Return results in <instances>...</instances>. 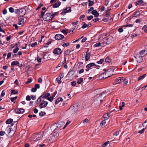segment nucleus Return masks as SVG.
I'll use <instances>...</instances> for the list:
<instances>
[{"label":"nucleus","mask_w":147,"mask_h":147,"mask_svg":"<svg viewBox=\"0 0 147 147\" xmlns=\"http://www.w3.org/2000/svg\"><path fill=\"white\" fill-rule=\"evenodd\" d=\"M105 61L106 62L110 63L111 61V60L110 58L107 57L105 59Z\"/></svg>","instance_id":"nucleus-43"},{"label":"nucleus","mask_w":147,"mask_h":147,"mask_svg":"<svg viewBox=\"0 0 147 147\" xmlns=\"http://www.w3.org/2000/svg\"><path fill=\"white\" fill-rule=\"evenodd\" d=\"M123 78L121 77H119L115 79V81L117 82V83H120L123 82Z\"/></svg>","instance_id":"nucleus-20"},{"label":"nucleus","mask_w":147,"mask_h":147,"mask_svg":"<svg viewBox=\"0 0 147 147\" xmlns=\"http://www.w3.org/2000/svg\"><path fill=\"white\" fill-rule=\"evenodd\" d=\"M19 64V62L17 61H13L11 63V65H17Z\"/></svg>","instance_id":"nucleus-32"},{"label":"nucleus","mask_w":147,"mask_h":147,"mask_svg":"<svg viewBox=\"0 0 147 147\" xmlns=\"http://www.w3.org/2000/svg\"><path fill=\"white\" fill-rule=\"evenodd\" d=\"M51 41H50L48 42L44 46V47H48V45H50L51 43Z\"/></svg>","instance_id":"nucleus-46"},{"label":"nucleus","mask_w":147,"mask_h":147,"mask_svg":"<svg viewBox=\"0 0 147 147\" xmlns=\"http://www.w3.org/2000/svg\"><path fill=\"white\" fill-rule=\"evenodd\" d=\"M136 61L138 63H140L143 60L142 56H141L140 54H137L135 56Z\"/></svg>","instance_id":"nucleus-7"},{"label":"nucleus","mask_w":147,"mask_h":147,"mask_svg":"<svg viewBox=\"0 0 147 147\" xmlns=\"http://www.w3.org/2000/svg\"><path fill=\"white\" fill-rule=\"evenodd\" d=\"M93 18V16L91 15V16H88L87 17V19L88 20H91Z\"/></svg>","instance_id":"nucleus-64"},{"label":"nucleus","mask_w":147,"mask_h":147,"mask_svg":"<svg viewBox=\"0 0 147 147\" xmlns=\"http://www.w3.org/2000/svg\"><path fill=\"white\" fill-rule=\"evenodd\" d=\"M55 139V138H52V137H50V135L48 138L47 139H46L45 141L48 142H52L53 140H54Z\"/></svg>","instance_id":"nucleus-18"},{"label":"nucleus","mask_w":147,"mask_h":147,"mask_svg":"<svg viewBox=\"0 0 147 147\" xmlns=\"http://www.w3.org/2000/svg\"><path fill=\"white\" fill-rule=\"evenodd\" d=\"M63 100V99L61 97H59L56 100L55 102V104H57L60 102L62 101Z\"/></svg>","instance_id":"nucleus-25"},{"label":"nucleus","mask_w":147,"mask_h":147,"mask_svg":"<svg viewBox=\"0 0 147 147\" xmlns=\"http://www.w3.org/2000/svg\"><path fill=\"white\" fill-rule=\"evenodd\" d=\"M65 9H66V11L67 13L69 12H71V11L70 7H69Z\"/></svg>","instance_id":"nucleus-53"},{"label":"nucleus","mask_w":147,"mask_h":147,"mask_svg":"<svg viewBox=\"0 0 147 147\" xmlns=\"http://www.w3.org/2000/svg\"><path fill=\"white\" fill-rule=\"evenodd\" d=\"M9 131H8V132H7L6 131V130L5 131H1V136H2L4 135L6 133H7L10 136V135H9Z\"/></svg>","instance_id":"nucleus-36"},{"label":"nucleus","mask_w":147,"mask_h":147,"mask_svg":"<svg viewBox=\"0 0 147 147\" xmlns=\"http://www.w3.org/2000/svg\"><path fill=\"white\" fill-rule=\"evenodd\" d=\"M105 93V92H103L100 94H97L94 96V98L96 100L99 99L101 98V97Z\"/></svg>","instance_id":"nucleus-11"},{"label":"nucleus","mask_w":147,"mask_h":147,"mask_svg":"<svg viewBox=\"0 0 147 147\" xmlns=\"http://www.w3.org/2000/svg\"><path fill=\"white\" fill-rule=\"evenodd\" d=\"M146 76V74H144L142 76H140L138 78V81H139L140 80L143 79Z\"/></svg>","instance_id":"nucleus-33"},{"label":"nucleus","mask_w":147,"mask_h":147,"mask_svg":"<svg viewBox=\"0 0 147 147\" xmlns=\"http://www.w3.org/2000/svg\"><path fill=\"white\" fill-rule=\"evenodd\" d=\"M94 4V3L93 1H90L88 3V6H92Z\"/></svg>","instance_id":"nucleus-63"},{"label":"nucleus","mask_w":147,"mask_h":147,"mask_svg":"<svg viewBox=\"0 0 147 147\" xmlns=\"http://www.w3.org/2000/svg\"><path fill=\"white\" fill-rule=\"evenodd\" d=\"M46 115V113L45 112L41 111L39 113V115L40 116H42Z\"/></svg>","instance_id":"nucleus-54"},{"label":"nucleus","mask_w":147,"mask_h":147,"mask_svg":"<svg viewBox=\"0 0 147 147\" xmlns=\"http://www.w3.org/2000/svg\"><path fill=\"white\" fill-rule=\"evenodd\" d=\"M104 61V59H100L99 61H98L97 63L98 64H102Z\"/></svg>","instance_id":"nucleus-45"},{"label":"nucleus","mask_w":147,"mask_h":147,"mask_svg":"<svg viewBox=\"0 0 147 147\" xmlns=\"http://www.w3.org/2000/svg\"><path fill=\"white\" fill-rule=\"evenodd\" d=\"M41 98L42 97H40V96L39 97L38 99L36 101V103L37 104H39V102H40V101L41 100Z\"/></svg>","instance_id":"nucleus-51"},{"label":"nucleus","mask_w":147,"mask_h":147,"mask_svg":"<svg viewBox=\"0 0 147 147\" xmlns=\"http://www.w3.org/2000/svg\"><path fill=\"white\" fill-rule=\"evenodd\" d=\"M50 94L49 93H47L45 94L43 93L42 95L40 96V97H42L43 98H47L48 97L50 96Z\"/></svg>","instance_id":"nucleus-16"},{"label":"nucleus","mask_w":147,"mask_h":147,"mask_svg":"<svg viewBox=\"0 0 147 147\" xmlns=\"http://www.w3.org/2000/svg\"><path fill=\"white\" fill-rule=\"evenodd\" d=\"M121 130V129H119L118 131H115L114 133H113V135L114 136H117L119 133V132Z\"/></svg>","instance_id":"nucleus-42"},{"label":"nucleus","mask_w":147,"mask_h":147,"mask_svg":"<svg viewBox=\"0 0 147 147\" xmlns=\"http://www.w3.org/2000/svg\"><path fill=\"white\" fill-rule=\"evenodd\" d=\"M66 62V59L65 57H64V60L62 62H60L58 65L57 67H59L63 65Z\"/></svg>","instance_id":"nucleus-26"},{"label":"nucleus","mask_w":147,"mask_h":147,"mask_svg":"<svg viewBox=\"0 0 147 147\" xmlns=\"http://www.w3.org/2000/svg\"><path fill=\"white\" fill-rule=\"evenodd\" d=\"M13 122V119H8L6 121V123L7 124H9Z\"/></svg>","instance_id":"nucleus-37"},{"label":"nucleus","mask_w":147,"mask_h":147,"mask_svg":"<svg viewBox=\"0 0 147 147\" xmlns=\"http://www.w3.org/2000/svg\"><path fill=\"white\" fill-rule=\"evenodd\" d=\"M59 135V134L58 132L54 130L52 134H50V137H52V138H55L57 137Z\"/></svg>","instance_id":"nucleus-10"},{"label":"nucleus","mask_w":147,"mask_h":147,"mask_svg":"<svg viewBox=\"0 0 147 147\" xmlns=\"http://www.w3.org/2000/svg\"><path fill=\"white\" fill-rule=\"evenodd\" d=\"M89 50L88 49L86 53V55L85 57L86 61H88L89 59L90 56V54L88 52Z\"/></svg>","instance_id":"nucleus-15"},{"label":"nucleus","mask_w":147,"mask_h":147,"mask_svg":"<svg viewBox=\"0 0 147 147\" xmlns=\"http://www.w3.org/2000/svg\"><path fill=\"white\" fill-rule=\"evenodd\" d=\"M125 105V102H122V105H120L119 106V109L120 110H122V109H123L122 108Z\"/></svg>","instance_id":"nucleus-41"},{"label":"nucleus","mask_w":147,"mask_h":147,"mask_svg":"<svg viewBox=\"0 0 147 147\" xmlns=\"http://www.w3.org/2000/svg\"><path fill=\"white\" fill-rule=\"evenodd\" d=\"M83 82V79L82 78H80L78 79L77 83L78 84H81Z\"/></svg>","instance_id":"nucleus-34"},{"label":"nucleus","mask_w":147,"mask_h":147,"mask_svg":"<svg viewBox=\"0 0 147 147\" xmlns=\"http://www.w3.org/2000/svg\"><path fill=\"white\" fill-rule=\"evenodd\" d=\"M103 42L101 44L102 46L104 47L107 45H108V44H107V42L106 43V42H107V40H106L105 38H103Z\"/></svg>","instance_id":"nucleus-28"},{"label":"nucleus","mask_w":147,"mask_h":147,"mask_svg":"<svg viewBox=\"0 0 147 147\" xmlns=\"http://www.w3.org/2000/svg\"><path fill=\"white\" fill-rule=\"evenodd\" d=\"M50 13H46L43 16V19L45 21H49L53 20V17Z\"/></svg>","instance_id":"nucleus-4"},{"label":"nucleus","mask_w":147,"mask_h":147,"mask_svg":"<svg viewBox=\"0 0 147 147\" xmlns=\"http://www.w3.org/2000/svg\"><path fill=\"white\" fill-rule=\"evenodd\" d=\"M17 123V121H14L11 124V126H8L6 129V131L8 132L9 131V135L10 136H12L14 134L16 129V126Z\"/></svg>","instance_id":"nucleus-1"},{"label":"nucleus","mask_w":147,"mask_h":147,"mask_svg":"<svg viewBox=\"0 0 147 147\" xmlns=\"http://www.w3.org/2000/svg\"><path fill=\"white\" fill-rule=\"evenodd\" d=\"M95 65V64L94 63H92L88 64L86 66V68H90L93 66Z\"/></svg>","instance_id":"nucleus-24"},{"label":"nucleus","mask_w":147,"mask_h":147,"mask_svg":"<svg viewBox=\"0 0 147 147\" xmlns=\"http://www.w3.org/2000/svg\"><path fill=\"white\" fill-rule=\"evenodd\" d=\"M48 104V103L47 101H45L43 100L39 105V107L40 109H42L43 107H46L47 105Z\"/></svg>","instance_id":"nucleus-8"},{"label":"nucleus","mask_w":147,"mask_h":147,"mask_svg":"<svg viewBox=\"0 0 147 147\" xmlns=\"http://www.w3.org/2000/svg\"><path fill=\"white\" fill-rule=\"evenodd\" d=\"M47 99L51 102H52L53 99V97L52 96L50 97H48L47 98Z\"/></svg>","instance_id":"nucleus-58"},{"label":"nucleus","mask_w":147,"mask_h":147,"mask_svg":"<svg viewBox=\"0 0 147 147\" xmlns=\"http://www.w3.org/2000/svg\"><path fill=\"white\" fill-rule=\"evenodd\" d=\"M67 30L65 29H63L61 31V32H62L65 35L67 34V32L66 31Z\"/></svg>","instance_id":"nucleus-48"},{"label":"nucleus","mask_w":147,"mask_h":147,"mask_svg":"<svg viewBox=\"0 0 147 147\" xmlns=\"http://www.w3.org/2000/svg\"><path fill=\"white\" fill-rule=\"evenodd\" d=\"M64 122H61L57 124V127H61V125H63L64 124Z\"/></svg>","instance_id":"nucleus-40"},{"label":"nucleus","mask_w":147,"mask_h":147,"mask_svg":"<svg viewBox=\"0 0 147 147\" xmlns=\"http://www.w3.org/2000/svg\"><path fill=\"white\" fill-rule=\"evenodd\" d=\"M104 71H105L104 74H105L107 78L110 77L113 74L114 70L110 68L106 70L105 69H104Z\"/></svg>","instance_id":"nucleus-3"},{"label":"nucleus","mask_w":147,"mask_h":147,"mask_svg":"<svg viewBox=\"0 0 147 147\" xmlns=\"http://www.w3.org/2000/svg\"><path fill=\"white\" fill-rule=\"evenodd\" d=\"M62 79L61 77H58L56 79V80L58 82L59 84H60L61 83V80Z\"/></svg>","instance_id":"nucleus-35"},{"label":"nucleus","mask_w":147,"mask_h":147,"mask_svg":"<svg viewBox=\"0 0 147 147\" xmlns=\"http://www.w3.org/2000/svg\"><path fill=\"white\" fill-rule=\"evenodd\" d=\"M82 24H83V25L82 26V28L83 29L86 28L87 27V26H88L84 22H83L82 23Z\"/></svg>","instance_id":"nucleus-44"},{"label":"nucleus","mask_w":147,"mask_h":147,"mask_svg":"<svg viewBox=\"0 0 147 147\" xmlns=\"http://www.w3.org/2000/svg\"><path fill=\"white\" fill-rule=\"evenodd\" d=\"M106 78H107V77L105 74H104V72L100 75L99 76V78L100 80H102Z\"/></svg>","instance_id":"nucleus-19"},{"label":"nucleus","mask_w":147,"mask_h":147,"mask_svg":"<svg viewBox=\"0 0 147 147\" xmlns=\"http://www.w3.org/2000/svg\"><path fill=\"white\" fill-rule=\"evenodd\" d=\"M75 71L74 70H72L68 72V75L69 76L71 77L75 74Z\"/></svg>","instance_id":"nucleus-22"},{"label":"nucleus","mask_w":147,"mask_h":147,"mask_svg":"<svg viewBox=\"0 0 147 147\" xmlns=\"http://www.w3.org/2000/svg\"><path fill=\"white\" fill-rule=\"evenodd\" d=\"M44 134V132L41 131L38 133L33 134L32 136V138L33 141H37L40 140L42 138Z\"/></svg>","instance_id":"nucleus-2"},{"label":"nucleus","mask_w":147,"mask_h":147,"mask_svg":"<svg viewBox=\"0 0 147 147\" xmlns=\"http://www.w3.org/2000/svg\"><path fill=\"white\" fill-rule=\"evenodd\" d=\"M20 21L18 23V24L20 25H21L24 24V19L22 18H19Z\"/></svg>","instance_id":"nucleus-29"},{"label":"nucleus","mask_w":147,"mask_h":147,"mask_svg":"<svg viewBox=\"0 0 147 147\" xmlns=\"http://www.w3.org/2000/svg\"><path fill=\"white\" fill-rule=\"evenodd\" d=\"M19 50V48L18 47H17L16 48L14 49L13 51V52L14 53H17L18 51Z\"/></svg>","instance_id":"nucleus-56"},{"label":"nucleus","mask_w":147,"mask_h":147,"mask_svg":"<svg viewBox=\"0 0 147 147\" xmlns=\"http://www.w3.org/2000/svg\"><path fill=\"white\" fill-rule=\"evenodd\" d=\"M140 14V11H135L134 13L132 14L131 16L130 17L128 18V19L129 20H130L131 18L134 17H137L138 16H139Z\"/></svg>","instance_id":"nucleus-5"},{"label":"nucleus","mask_w":147,"mask_h":147,"mask_svg":"<svg viewBox=\"0 0 147 147\" xmlns=\"http://www.w3.org/2000/svg\"><path fill=\"white\" fill-rule=\"evenodd\" d=\"M71 51L67 49L66 50L64 53V57H65V56L66 55H68L71 53Z\"/></svg>","instance_id":"nucleus-30"},{"label":"nucleus","mask_w":147,"mask_h":147,"mask_svg":"<svg viewBox=\"0 0 147 147\" xmlns=\"http://www.w3.org/2000/svg\"><path fill=\"white\" fill-rule=\"evenodd\" d=\"M142 29L144 30L145 32L147 33V25H144L142 28Z\"/></svg>","instance_id":"nucleus-39"},{"label":"nucleus","mask_w":147,"mask_h":147,"mask_svg":"<svg viewBox=\"0 0 147 147\" xmlns=\"http://www.w3.org/2000/svg\"><path fill=\"white\" fill-rule=\"evenodd\" d=\"M37 60L38 62H40L41 61V59L39 56H37Z\"/></svg>","instance_id":"nucleus-62"},{"label":"nucleus","mask_w":147,"mask_h":147,"mask_svg":"<svg viewBox=\"0 0 147 147\" xmlns=\"http://www.w3.org/2000/svg\"><path fill=\"white\" fill-rule=\"evenodd\" d=\"M11 92L12 94H16L18 93V91H16L14 89L11 90Z\"/></svg>","instance_id":"nucleus-38"},{"label":"nucleus","mask_w":147,"mask_h":147,"mask_svg":"<svg viewBox=\"0 0 147 147\" xmlns=\"http://www.w3.org/2000/svg\"><path fill=\"white\" fill-rule=\"evenodd\" d=\"M16 113L17 114L23 113L24 111V110L22 109H16L14 110Z\"/></svg>","instance_id":"nucleus-13"},{"label":"nucleus","mask_w":147,"mask_h":147,"mask_svg":"<svg viewBox=\"0 0 147 147\" xmlns=\"http://www.w3.org/2000/svg\"><path fill=\"white\" fill-rule=\"evenodd\" d=\"M61 3V2L59 1L58 2V3H55L53 5V8L58 7L60 5Z\"/></svg>","instance_id":"nucleus-23"},{"label":"nucleus","mask_w":147,"mask_h":147,"mask_svg":"<svg viewBox=\"0 0 147 147\" xmlns=\"http://www.w3.org/2000/svg\"><path fill=\"white\" fill-rule=\"evenodd\" d=\"M79 104L76 103L74 105V106L72 107L73 108V110L75 111H76L78 110V108L79 107Z\"/></svg>","instance_id":"nucleus-12"},{"label":"nucleus","mask_w":147,"mask_h":147,"mask_svg":"<svg viewBox=\"0 0 147 147\" xmlns=\"http://www.w3.org/2000/svg\"><path fill=\"white\" fill-rule=\"evenodd\" d=\"M143 127H144L145 129L147 128V121H146L142 124Z\"/></svg>","instance_id":"nucleus-50"},{"label":"nucleus","mask_w":147,"mask_h":147,"mask_svg":"<svg viewBox=\"0 0 147 147\" xmlns=\"http://www.w3.org/2000/svg\"><path fill=\"white\" fill-rule=\"evenodd\" d=\"M110 142L109 141H108L104 144H103L102 145V147H105L107 146V145Z\"/></svg>","instance_id":"nucleus-55"},{"label":"nucleus","mask_w":147,"mask_h":147,"mask_svg":"<svg viewBox=\"0 0 147 147\" xmlns=\"http://www.w3.org/2000/svg\"><path fill=\"white\" fill-rule=\"evenodd\" d=\"M143 3V1L142 0H139L136 2L135 5L136 6L138 5H141Z\"/></svg>","instance_id":"nucleus-31"},{"label":"nucleus","mask_w":147,"mask_h":147,"mask_svg":"<svg viewBox=\"0 0 147 147\" xmlns=\"http://www.w3.org/2000/svg\"><path fill=\"white\" fill-rule=\"evenodd\" d=\"M17 98V97L16 96L14 97L11 98L10 99L11 102H13L14 100H16Z\"/></svg>","instance_id":"nucleus-57"},{"label":"nucleus","mask_w":147,"mask_h":147,"mask_svg":"<svg viewBox=\"0 0 147 147\" xmlns=\"http://www.w3.org/2000/svg\"><path fill=\"white\" fill-rule=\"evenodd\" d=\"M115 110L114 109L111 111L110 112L107 113V114H104L103 116V117L105 118V120L108 119L109 117L110 116V115L111 114V113L113 112H114L115 113Z\"/></svg>","instance_id":"nucleus-6"},{"label":"nucleus","mask_w":147,"mask_h":147,"mask_svg":"<svg viewBox=\"0 0 147 147\" xmlns=\"http://www.w3.org/2000/svg\"><path fill=\"white\" fill-rule=\"evenodd\" d=\"M106 40H107V42H106V43L107 42V44L109 45L111 43L112 41V40L111 39L112 38L111 37H109L108 38H105Z\"/></svg>","instance_id":"nucleus-21"},{"label":"nucleus","mask_w":147,"mask_h":147,"mask_svg":"<svg viewBox=\"0 0 147 147\" xmlns=\"http://www.w3.org/2000/svg\"><path fill=\"white\" fill-rule=\"evenodd\" d=\"M64 37V36L61 34H57L55 37V39L57 40H60Z\"/></svg>","instance_id":"nucleus-14"},{"label":"nucleus","mask_w":147,"mask_h":147,"mask_svg":"<svg viewBox=\"0 0 147 147\" xmlns=\"http://www.w3.org/2000/svg\"><path fill=\"white\" fill-rule=\"evenodd\" d=\"M101 44V43H100V42L97 43L94 45V47H99L100 46Z\"/></svg>","instance_id":"nucleus-52"},{"label":"nucleus","mask_w":147,"mask_h":147,"mask_svg":"<svg viewBox=\"0 0 147 147\" xmlns=\"http://www.w3.org/2000/svg\"><path fill=\"white\" fill-rule=\"evenodd\" d=\"M91 13L92 14L94 15L95 17H98L99 15V13L97 12V11L96 9L93 10L92 12H91Z\"/></svg>","instance_id":"nucleus-17"},{"label":"nucleus","mask_w":147,"mask_h":147,"mask_svg":"<svg viewBox=\"0 0 147 147\" xmlns=\"http://www.w3.org/2000/svg\"><path fill=\"white\" fill-rule=\"evenodd\" d=\"M9 11L11 13H13L14 12V9L12 7H10L9 8Z\"/></svg>","instance_id":"nucleus-61"},{"label":"nucleus","mask_w":147,"mask_h":147,"mask_svg":"<svg viewBox=\"0 0 147 147\" xmlns=\"http://www.w3.org/2000/svg\"><path fill=\"white\" fill-rule=\"evenodd\" d=\"M106 124V121L105 120L102 121L100 123V126L101 127H104Z\"/></svg>","instance_id":"nucleus-27"},{"label":"nucleus","mask_w":147,"mask_h":147,"mask_svg":"<svg viewBox=\"0 0 147 147\" xmlns=\"http://www.w3.org/2000/svg\"><path fill=\"white\" fill-rule=\"evenodd\" d=\"M145 51V50H142L140 51V53L139 54H140L141 56H142L144 54Z\"/></svg>","instance_id":"nucleus-59"},{"label":"nucleus","mask_w":147,"mask_h":147,"mask_svg":"<svg viewBox=\"0 0 147 147\" xmlns=\"http://www.w3.org/2000/svg\"><path fill=\"white\" fill-rule=\"evenodd\" d=\"M48 55H47L46 54H44L43 55V59H45L46 60H48Z\"/></svg>","instance_id":"nucleus-47"},{"label":"nucleus","mask_w":147,"mask_h":147,"mask_svg":"<svg viewBox=\"0 0 147 147\" xmlns=\"http://www.w3.org/2000/svg\"><path fill=\"white\" fill-rule=\"evenodd\" d=\"M62 52L60 48H57L54 49L53 52L55 54L59 55L61 54Z\"/></svg>","instance_id":"nucleus-9"},{"label":"nucleus","mask_w":147,"mask_h":147,"mask_svg":"<svg viewBox=\"0 0 147 147\" xmlns=\"http://www.w3.org/2000/svg\"><path fill=\"white\" fill-rule=\"evenodd\" d=\"M67 13L66 11V9H63V10L61 13L62 15H64L65 13Z\"/></svg>","instance_id":"nucleus-60"},{"label":"nucleus","mask_w":147,"mask_h":147,"mask_svg":"<svg viewBox=\"0 0 147 147\" xmlns=\"http://www.w3.org/2000/svg\"><path fill=\"white\" fill-rule=\"evenodd\" d=\"M70 45V43L69 42H67L64 43L62 45V46L63 47H67L69 46Z\"/></svg>","instance_id":"nucleus-49"}]
</instances>
